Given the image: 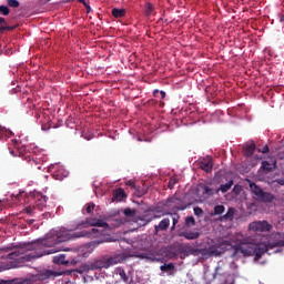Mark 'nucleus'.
<instances>
[{"label":"nucleus","mask_w":284,"mask_h":284,"mask_svg":"<svg viewBox=\"0 0 284 284\" xmlns=\"http://www.w3.org/2000/svg\"><path fill=\"white\" fill-rule=\"evenodd\" d=\"M108 227H110L108 222H103V220L94 217H88L75 225L74 232L67 229L53 231L52 235L47 236L41 242L21 244L18 250L8 254V258L16 261L17 263H30V261H34V258H41V256H48L50 254L61 252V246H57L59 243H65V241H72V239L103 236L105 235V229Z\"/></svg>","instance_id":"f257e3e1"},{"label":"nucleus","mask_w":284,"mask_h":284,"mask_svg":"<svg viewBox=\"0 0 284 284\" xmlns=\"http://www.w3.org/2000/svg\"><path fill=\"white\" fill-rule=\"evenodd\" d=\"M275 247H278V242L275 239L273 242L270 241L267 244L265 243H250V242H240L235 246H233V257L236 256H254V261H260V258L263 257V254L270 253V250H275Z\"/></svg>","instance_id":"f03ea898"},{"label":"nucleus","mask_w":284,"mask_h":284,"mask_svg":"<svg viewBox=\"0 0 284 284\" xmlns=\"http://www.w3.org/2000/svg\"><path fill=\"white\" fill-rule=\"evenodd\" d=\"M251 192L254 194L255 200L260 201L261 203H272L275 201L276 196L270 192H265L258 186L256 183L252 182L250 184Z\"/></svg>","instance_id":"7ed1b4c3"},{"label":"nucleus","mask_w":284,"mask_h":284,"mask_svg":"<svg viewBox=\"0 0 284 284\" xmlns=\"http://www.w3.org/2000/svg\"><path fill=\"white\" fill-rule=\"evenodd\" d=\"M112 265H116V257H109L103 260H97L85 265L87 272H94L97 270H108L112 267Z\"/></svg>","instance_id":"20e7f679"},{"label":"nucleus","mask_w":284,"mask_h":284,"mask_svg":"<svg viewBox=\"0 0 284 284\" xmlns=\"http://www.w3.org/2000/svg\"><path fill=\"white\" fill-rule=\"evenodd\" d=\"M34 199H36V205L28 206L27 209H24V212H27V214H30V216H32L34 214V210H39V212H43V209L45 207V204L48 203V196H45L41 193H37L34 195Z\"/></svg>","instance_id":"39448f33"},{"label":"nucleus","mask_w":284,"mask_h":284,"mask_svg":"<svg viewBox=\"0 0 284 284\" xmlns=\"http://www.w3.org/2000/svg\"><path fill=\"white\" fill-rule=\"evenodd\" d=\"M274 229V225H272L270 222L263 220V221H254L248 224L250 232H272Z\"/></svg>","instance_id":"423d86ee"},{"label":"nucleus","mask_w":284,"mask_h":284,"mask_svg":"<svg viewBox=\"0 0 284 284\" xmlns=\"http://www.w3.org/2000/svg\"><path fill=\"white\" fill-rule=\"evenodd\" d=\"M187 250L193 256H214V254H216L217 252L214 246H211L209 248H194L192 246H189Z\"/></svg>","instance_id":"0eeeda50"},{"label":"nucleus","mask_w":284,"mask_h":284,"mask_svg":"<svg viewBox=\"0 0 284 284\" xmlns=\"http://www.w3.org/2000/svg\"><path fill=\"white\" fill-rule=\"evenodd\" d=\"M199 168L210 174L214 168V162H212V159H203L199 162Z\"/></svg>","instance_id":"6e6552de"},{"label":"nucleus","mask_w":284,"mask_h":284,"mask_svg":"<svg viewBox=\"0 0 284 284\" xmlns=\"http://www.w3.org/2000/svg\"><path fill=\"white\" fill-rule=\"evenodd\" d=\"M178 236H182L183 239H186V241H196V239L201 236V233L194 231H182L178 233Z\"/></svg>","instance_id":"1a4fd4ad"},{"label":"nucleus","mask_w":284,"mask_h":284,"mask_svg":"<svg viewBox=\"0 0 284 284\" xmlns=\"http://www.w3.org/2000/svg\"><path fill=\"white\" fill-rule=\"evenodd\" d=\"M169 227H170V217H165L158 225L154 226L155 236L160 232H165Z\"/></svg>","instance_id":"9d476101"},{"label":"nucleus","mask_w":284,"mask_h":284,"mask_svg":"<svg viewBox=\"0 0 284 284\" xmlns=\"http://www.w3.org/2000/svg\"><path fill=\"white\" fill-rule=\"evenodd\" d=\"M53 263L55 265H70V260H65V254H60V255H55L53 256Z\"/></svg>","instance_id":"9b49d317"},{"label":"nucleus","mask_w":284,"mask_h":284,"mask_svg":"<svg viewBox=\"0 0 284 284\" xmlns=\"http://www.w3.org/2000/svg\"><path fill=\"white\" fill-rule=\"evenodd\" d=\"M232 185H234V180H230L225 184H221L220 187L216 190L215 194H219L222 192V194H225V192H230L232 190Z\"/></svg>","instance_id":"f8f14e48"},{"label":"nucleus","mask_w":284,"mask_h":284,"mask_svg":"<svg viewBox=\"0 0 284 284\" xmlns=\"http://www.w3.org/2000/svg\"><path fill=\"white\" fill-rule=\"evenodd\" d=\"M254 152H256V144L254 142L244 145V154L246 156H253Z\"/></svg>","instance_id":"ddd939ff"},{"label":"nucleus","mask_w":284,"mask_h":284,"mask_svg":"<svg viewBox=\"0 0 284 284\" xmlns=\"http://www.w3.org/2000/svg\"><path fill=\"white\" fill-rule=\"evenodd\" d=\"M125 191L123 189H116L113 192V196H112V202L114 203V201H123V199H125Z\"/></svg>","instance_id":"4468645a"},{"label":"nucleus","mask_w":284,"mask_h":284,"mask_svg":"<svg viewBox=\"0 0 284 284\" xmlns=\"http://www.w3.org/2000/svg\"><path fill=\"white\" fill-rule=\"evenodd\" d=\"M125 14H126L125 9H119V8L112 9V16L115 19H123V17H125Z\"/></svg>","instance_id":"2eb2a0df"},{"label":"nucleus","mask_w":284,"mask_h":284,"mask_svg":"<svg viewBox=\"0 0 284 284\" xmlns=\"http://www.w3.org/2000/svg\"><path fill=\"white\" fill-rule=\"evenodd\" d=\"M274 168H276V161H274L273 163H270L267 161L262 162V170L264 172H272V170H274Z\"/></svg>","instance_id":"dca6fc26"},{"label":"nucleus","mask_w":284,"mask_h":284,"mask_svg":"<svg viewBox=\"0 0 284 284\" xmlns=\"http://www.w3.org/2000/svg\"><path fill=\"white\" fill-rule=\"evenodd\" d=\"M0 284H28V281L21 278L1 280Z\"/></svg>","instance_id":"f3484780"},{"label":"nucleus","mask_w":284,"mask_h":284,"mask_svg":"<svg viewBox=\"0 0 284 284\" xmlns=\"http://www.w3.org/2000/svg\"><path fill=\"white\" fill-rule=\"evenodd\" d=\"M28 163H30L31 168H37V170H41V165H39V161H37V158L34 156H26L24 158Z\"/></svg>","instance_id":"a211bd4d"},{"label":"nucleus","mask_w":284,"mask_h":284,"mask_svg":"<svg viewBox=\"0 0 284 284\" xmlns=\"http://www.w3.org/2000/svg\"><path fill=\"white\" fill-rule=\"evenodd\" d=\"M200 187L203 190V196H214V189L204 184H200Z\"/></svg>","instance_id":"6ab92c4d"},{"label":"nucleus","mask_w":284,"mask_h":284,"mask_svg":"<svg viewBox=\"0 0 284 284\" xmlns=\"http://www.w3.org/2000/svg\"><path fill=\"white\" fill-rule=\"evenodd\" d=\"M234 207H229L226 214H224L220 221H232L234 219Z\"/></svg>","instance_id":"aec40b11"},{"label":"nucleus","mask_w":284,"mask_h":284,"mask_svg":"<svg viewBox=\"0 0 284 284\" xmlns=\"http://www.w3.org/2000/svg\"><path fill=\"white\" fill-rule=\"evenodd\" d=\"M19 247H21V246H16L14 244H9L7 246L0 247V252H2V253L10 252V254H12V252H17V250H19Z\"/></svg>","instance_id":"412c9836"},{"label":"nucleus","mask_w":284,"mask_h":284,"mask_svg":"<svg viewBox=\"0 0 284 284\" xmlns=\"http://www.w3.org/2000/svg\"><path fill=\"white\" fill-rule=\"evenodd\" d=\"M115 273H116L118 275H120V278H121L124 283H128L129 277H128V274L125 273V270H123V267H118Z\"/></svg>","instance_id":"4be33fe9"},{"label":"nucleus","mask_w":284,"mask_h":284,"mask_svg":"<svg viewBox=\"0 0 284 284\" xmlns=\"http://www.w3.org/2000/svg\"><path fill=\"white\" fill-rule=\"evenodd\" d=\"M144 12H145L146 17H152V14H154V4L150 3V2H146Z\"/></svg>","instance_id":"5701e85b"},{"label":"nucleus","mask_w":284,"mask_h":284,"mask_svg":"<svg viewBox=\"0 0 284 284\" xmlns=\"http://www.w3.org/2000/svg\"><path fill=\"white\" fill-rule=\"evenodd\" d=\"M170 216L172 217L173 224L171 226V230L174 231L176 230V225L179 224V219H181V215H179V213H170Z\"/></svg>","instance_id":"b1692460"},{"label":"nucleus","mask_w":284,"mask_h":284,"mask_svg":"<svg viewBox=\"0 0 284 284\" xmlns=\"http://www.w3.org/2000/svg\"><path fill=\"white\" fill-rule=\"evenodd\" d=\"M225 212V206L224 205H215L214 206V213L211 214V216H221Z\"/></svg>","instance_id":"393cba45"},{"label":"nucleus","mask_w":284,"mask_h":284,"mask_svg":"<svg viewBox=\"0 0 284 284\" xmlns=\"http://www.w3.org/2000/svg\"><path fill=\"white\" fill-rule=\"evenodd\" d=\"M274 239L277 241V247H284V236L281 233H276Z\"/></svg>","instance_id":"a878e982"},{"label":"nucleus","mask_w":284,"mask_h":284,"mask_svg":"<svg viewBox=\"0 0 284 284\" xmlns=\"http://www.w3.org/2000/svg\"><path fill=\"white\" fill-rule=\"evenodd\" d=\"M161 272H172L174 270V264L169 263V264H163L160 266Z\"/></svg>","instance_id":"bb28decb"},{"label":"nucleus","mask_w":284,"mask_h":284,"mask_svg":"<svg viewBox=\"0 0 284 284\" xmlns=\"http://www.w3.org/2000/svg\"><path fill=\"white\" fill-rule=\"evenodd\" d=\"M185 225L186 227H193L194 225H196V220H194V216H187L185 219Z\"/></svg>","instance_id":"cd10ccee"},{"label":"nucleus","mask_w":284,"mask_h":284,"mask_svg":"<svg viewBox=\"0 0 284 284\" xmlns=\"http://www.w3.org/2000/svg\"><path fill=\"white\" fill-rule=\"evenodd\" d=\"M124 215H126L129 219H132L136 216V210H132L130 207L124 210Z\"/></svg>","instance_id":"c85d7f7f"},{"label":"nucleus","mask_w":284,"mask_h":284,"mask_svg":"<svg viewBox=\"0 0 284 284\" xmlns=\"http://www.w3.org/2000/svg\"><path fill=\"white\" fill-rule=\"evenodd\" d=\"M176 183H179V179H176V178H174V176L171 178L170 181H169V183H168L169 190H174V185H175Z\"/></svg>","instance_id":"c756f323"},{"label":"nucleus","mask_w":284,"mask_h":284,"mask_svg":"<svg viewBox=\"0 0 284 284\" xmlns=\"http://www.w3.org/2000/svg\"><path fill=\"white\" fill-rule=\"evenodd\" d=\"M135 190V194H136V196H144V194H148V189H145V187H143V189H141V187H139V186H136V189H134Z\"/></svg>","instance_id":"7c9ffc66"},{"label":"nucleus","mask_w":284,"mask_h":284,"mask_svg":"<svg viewBox=\"0 0 284 284\" xmlns=\"http://www.w3.org/2000/svg\"><path fill=\"white\" fill-rule=\"evenodd\" d=\"M7 3L10 8H19V6H21L19 0H7Z\"/></svg>","instance_id":"2f4dec72"},{"label":"nucleus","mask_w":284,"mask_h":284,"mask_svg":"<svg viewBox=\"0 0 284 284\" xmlns=\"http://www.w3.org/2000/svg\"><path fill=\"white\" fill-rule=\"evenodd\" d=\"M0 12L4 16L8 17V14H10V8L6 7V6H0Z\"/></svg>","instance_id":"473e14b6"},{"label":"nucleus","mask_w":284,"mask_h":284,"mask_svg":"<svg viewBox=\"0 0 284 284\" xmlns=\"http://www.w3.org/2000/svg\"><path fill=\"white\" fill-rule=\"evenodd\" d=\"M94 203H89V204H87V207H85V210H87V213L88 214H92V212H94Z\"/></svg>","instance_id":"72a5a7b5"},{"label":"nucleus","mask_w":284,"mask_h":284,"mask_svg":"<svg viewBox=\"0 0 284 284\" xmlns=\"http://www.w3.org/2000/svg\"><path fill=\"white\" fill-rule=\"evenodd\" d=\"M194 214H195V216H203V209H201V207H199V206H196V207H194Z\"/></svg>","instance_id":"f704fd0d"},{"label":"nucleus","mask_w":284,"mask_h":284,"mask_svg":"<svg viewBox=\"0 0 284 284\" xmlns=\"http://www.w3.org/2000/svg\"><path fill=\"white\" fill-rule=\"evenodd\" d=\"M126 185L131 187V190H136V183H134V180H129Z\"/></svg>","instance_id":"c9c22d12"},{"label":"nucleus","mask_w":284,"mask_h":284,"mask_svg":"<svg viewBox=\"0 0 284 284\" xmlns=\"http://www.w3.org/2000/svg\"><path fill=\"white\" fill-rule=\"evenodd\" d=\"M17 27H10V26H4V27H0V34L2 32H6V30H14Z\"/></svg>","instance_id":"e433bc0d"},{"label":"nucleus","mask_w":284,"mask_h":284,"mask_svg":"<svg viewBox=\"0 0 284 284\" xmlns=\"http://www.w3.org/2000/svg\"><path fill=\"white\" fill-rule=\"evenodd\" d=\"M257 151L261 152L262 154H267V152H270V146L264 145L262 149H258Z\"/></svg>","instance_id":"4c0bfd02"},{"label":"nucleus","mask_w":284,"mask_h":284,"mask_svg":"<svg viewBox=\"0 0 284 284\" xmlns=\"http://www.w3.org/2000/svg\"><path fill=\"white\" fill-rule=\"evenodd\" d=\"M224 284H234V277L227 276Z\"/></svg>","instance_id":"58836bf2"},{"label":"nucleus","mask_w":284,"mask_h":284,"mask_svg":"<svg viewBox=\"0 0 284 284\" xmlns=\"http://www.w3.org/2000/svg\"><path fill=\"white\" fill-rule=\"evenodd\" d=\"M141 221H144V225H148V223H151L152 217L143 216Z\"/></svg>","instance_id":"ea45409f"},{"label":"nucleus","mask_w":284,"mask_h":284,"mask_svg":"<svg viewBox=\"0 0 284 284\" xmlns=\"http://www.w3.org/2000/svg\"><path fill=\"white\" fill-rule=\"evenodd\" d=\"M8 132V130H6V128L0 126V139L1 136H3V134H6Z\"/></svg>","instance_id":"a19ab883"},{"label":"nucleus","mask_w":284,"mask_h":284,"mask_svg":"<svg viewBox=\"0 0 284 284\" xmlns=\"http://www.w3.org/2000/svg\"><path fill=\"white\" fill-rule=\"evenodd\" d=\"M132 256V252L123 253L122 258H130Z\"/></svg>","instance_id":"79ce46f5"},{"label":"nucleus","mask_w":284,"mask_h":284,"mask_svg":"<svg viewBox=\"0 0 284 284\" xmlns=\"http://www.w3.org/2000/svg\"><path fill=\"white\" fill-rule=\"evenodd\" d=\"M138 258H150L146 253H141L138 255Z\"/></svg>","instance_id":"37998d69"},{"label":"nucleus","mask_w":284,"mask_h":284,"mask_svg":"<svg viewBox=\"0 0 284 284\" xmlns=\"http://www.w3.org/2000/svg\"><path fill=\"white\" fill-rule=\"evenodd\" d=\"M80 3H83V6H85V8H88V10H90V7H89L88 3L85 2V0H80Z\"/></svg>","instance_id":"c03bdc74"},{"label":"nucleus","mask_w":284,"mask_h":284,"mask_svg":"<svg viewBox=\"0 0 284 284\" xmlns=\"http://www.w3.org/2000/svg\"><path fill=\"white\" fill-rule=\"evenodd\" d=\"M161 99H165V91H160Z\"/></svg>","instance_id":"a18cd8bd"},{"label":"nucleus","mask_w":284,"mask_h":284,"mask_svg":"<svg viewBox=\"0 0 284 284\" xmlns=\"http://www.w3.org/2000/svg\"><path fill=\"white\" fill-rule=\"evenodd\" d=\"M175 210H185L184 205L175 206Z\"/></svg>","instance_id":"49530a36"},{"label":"nucleus","mask_w":284,"mask_h":284,"mask_svg":"<svg viewBox=\"0 0 284 284\" xmlns=\"http://www.w3.org/2000/svg\"><path fill=\"white\" fill-rule=\"evenodd\" d=\"M3 23H6V18L0 17V26L3 24Z\"/></svg>","instance_id":"de8ad7c7"},{"label":"nucleus","mask_w":284,"mask_h":284,"mask_svg":"<svg viewBox=\"0 0 284 284\" xmlns=\"http://www.w3.org/2000/svg\"><path fill=\"white\" fill-rule=\"evenodd\" d=\"M159 94V90L153 91V95L156 97Z\"/></svg>","instance_id":"09e8293b"},{"label":"nucleus","mask_w":284,"mask_h":284,"mask_svg":"<svg viewBox=\"0 0 284 284\" xmlns=\"http://www.w3.org/2000/svg\"><path fill=\"white\" fill-rule=\"evenodd\" d=\"M280 21L281 23H284V16L281 17Z\"/></svg>","instance_id":"8fccbe9b"},{"label":"nucleus","mask_w":284,"mask_h":284,"mask_svg":"<svg viewBox=\"0 0 284 284\" xmlns=\"http://www.w3.org/2000/svg\"><path fill=\"white\" fill-rule=\"evenodd\" d=\"M12 143H13V145H17V143H19V141L12 140Z\"/></svg>","instance_id":"3c124183"},{"label":"nucleus","mask_w":284,"mask_h":284,"mask_svg":"<svg viewBox=\"0 0 284 284\" xmlns=\"http://www.w3.org/2000/svg\"><path fill=\"white\" fill-rule=\"evenodd\" d=\"M280 185H284V180H280Z\"/></svg>","instance_id":"603ef678"},{"label":"nucleus","mask_w":284,"mask_h":284,"mask_svg":"<svg viewBox=\"0 0 284 284\" xmlns=\"http://www.w3.org/2000/svg\"><path fill=\"white\" fill-rule=\"evenodd\" d=\"M10 154H12V156H17V154H14V151H10Z\"/></svg>","instance_id":"864d4df0"},{"label":"nucleus","mask_w":284,"mask_h":284,"mask_svg":"<svg viewBox=\"0 0 284 284\" xmlns=\"http://www.w3.org/2000/svg\"><path fill=\"white\" fill-rule=\"evenodd\" d=\"M237 187H239V186H235V187H234V192L239 191V189H237Z\"/></svg>","instance_id":"5fc2aeb1"},{"label":"nucleus","mask_w":284,"mask_h":284,"mask_svg":"<svg viewBox=\"0 0 284 284\" xmlns=\"http://www.w3.org/2000/svg\"><path fill=\"white\" fill-rule=\"evenodd\" d=\"M237 187H239V186H235V187H234V192L239 191V189H237Z\"/></svg>","instance_id":"6e6d98bb"},{"label":"nucleus","mask_w":284,"mask_h":284,"mask_svg":"<svg viewBox=\"0 0 284 284\" xmlns=\"http://www.w3.org/2000/svg\"><path fill=\"white\" fill-rule=\"evenodd\" d=\"M14 199H16L17 201H19V195H16Z\"/></svg>","instance_id":"4d7b16f0"},{"label":"nucleus","mask_w":284,"mask_h":284,"mask_svg":"<svg viewBox=\"0 0 284 284\" xmlns=\"http://www.w3.org/2000/svg\"><path fill=\"white\" fill-rule=\"evenodd\" d=\"M172 203H176V199H172Z\"/></svg>","instance_id":"13d9d810"},{"label":"nucleus","mask_w":284,"mask_h":284,"mask_svg":"<svg viewBox=\"0 0 284 284\" xmlns=\"http://www.w3.org/2000/svg\"><path fill=\"white\" fill-rule=\"evenodd\" d=\"M29 223H34V220H30Z\"/></svg>","instance_id":"bf43d9fd"},{"label":"nucleus","mask_w":284,"mask_h":284,"mask_svg":"<svg viewBox=\"0 0 284 284\" xmlns=\"http://www.w3.org/2000/svg\"><path fill=\"white\" fill-rule=\"evenodd\" d=\"M129 284H135L133 281L129 282Z\"/></svg>","instance_id":"052dcab7"},{"label":"nucleus","mask_w":284,"mask_h":284,"mask_svg":"<svg viewBox=\"0 0 284 284\" xmlns=\"http://www.w3.org/2000/svg\"><path fill=\"white\" fill-rule=\"evenodd\" d=\"M153 219H159V216L154 215Z\"/></svg>","instance_id":"680f3d73"},{"label":"nucleus","mask_w":284,"mask_h":284,"mask_svg":"<svg viewBox=\"0 0 284 284\" xmlns=\"http://www.w3.org/2000/svg\"><path fill=\"white\" fill-rule=\"evenodd\" d=\"M241 1H245V0H241Z\"/></svg>","instance_id":"e2e57ef3"},{"label":"nucleus","mask_w":284,"mask_h":284,"mask_svg":"<svg viewBox=\"0 0 284 284\" xmlns=\"http://www.w3.org/2000/svg\"><path fill=\"white\" fill-rule=\"evenodd\" d=\"M47 1H50V0H47Z\"/></svg>","instance_id":"0e129e2a"}]
</instances>
